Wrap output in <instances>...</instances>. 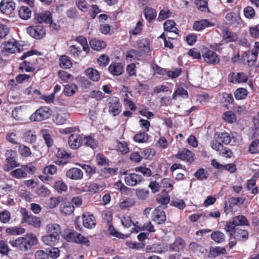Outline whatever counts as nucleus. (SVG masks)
I'll return each instance as SVG.
<instances>
[{"instance_id":"f257e3e1","label":"nucleus","mask_w":259,"mask_h":259,"mask_svg":"<svg viewBox=\"0 0 259 259\" xmlns=\"http://www.w3.org/2000/svg\"><path fill=\"white\" fill-rule=\"evenodd\" d=\"M21 59L24 61L20 64V69L25 70L26 72H33L34 70L33 66L36 64V59L32 51L24 53Z\"/></svg>"},{"instance_id":"f03ea898","label":"nucleus","mask_w":259,"mask_h":259,"mask_svg":"<svg viewBox=\"0 0 259 259\" xmlns=\"http://www.w3.org/2000/svg\"><path fill=\"white\" fill-rule=\"evenodd\" d=\"M243 225H249L247 219L244 215H237L233 218L231 220L226 222L224 230L226 232H231L233 229L237 228V226Z\"/></svg>"},{"instance_id":"7ed1b4c3","label":"nucleus","mask_w":259,"mask_h":259,"mask_svg":"<svg viewBox=\"0 0 259 259\" xmlns=\"http://www.w3.org/2000/svg\"><path fill=\"white\" fill-rule=\"evenodd\" d=\"M35 167L27 164L22 165L20 168H17L11 172V175L17 179H22L26 177L27 173L33 174L35 171Z\"/></svg>"},{"instance_id":"20e7f679","label":"nucleus","mask_w":259,"mask_h":259,"mask_svg":"<svg viewBox=\"0 0 259 259\" xmlns=\"http://www.w3.org/2000/svg\"><path fill=\"white\" fill-rule=\"evenodd\" d=\"M63 237L67 241H74L76 243L83 244L87 246L90 245V242L88 238L75 231L70 232L65 234L63 235Z\"/></svg>"},{"instance_id":"39448f33","label":"nucleus","mask_w":259,"mask_h":259,"mask_svg":"<svg viewBox=\"0 0 259 259\" xmlns=\"http://www.w3.org/2000/svg\"><path fill=\"white\" fill-rule=\"evenodd\" d=\"M20 212L23 217V222L26 223L36 228L40 227L41 221L39 218L30 214L27 210L24 208H21Z\"/></svg>"},{"instance_id":"423d86ee","label":"nucleus","mask_w":259,"mask_h":259,"mask_svg":"<svg viewBox=\"0 0 259 259\" xmlns=\"http://www.w3.org/2000/svg\"><path fill=\"white\" fill-rule=\"evenodd\" d=\"M50 108L47 107H40L30 117L31 121H41L48 119L50 116Z\"/></svg>"},{"instance_id":"0eeeda50","label":"nucleus","mask_w":259,"mask_h":259,"mask_svg":"<svg viewBox=\"0 0 259 259\" xmlns=\"http://www.w3.org/2000/svg\"><path fill=\"white\" fill-rule=\"evenodd\" d=\"M106 102L110 113L116 116L120 113L121 106L118 98L115 97H110L107 99Z\"/></svg>"},{"instance_id":"6e6552de","label":"nucleus","mask_w":259,"mask_h":259,"mask_svg":"<svg viewBox=\"0 0 259 259\" xmlns=\"http://www.w3.org/2000/svg\"><path fill=\"white\" fill-rule=\"evenodd\" d=\"M26 31L31 37L37 39L43 38L46 35V29L40 24L29 26Z\"/></svg>"},{"instance_id":"1a4fd4ad","label":"nucleus","mask_w":259,"mask_h":259,"mask_svg":"<svg viewBox=\"0 0 259 259\" xmlns=\"http://www.w3.org/2000/svg\"><path fill=\"white\" fill-rule=\"evenodd\" d=\"M229 235L231 239H234L239 241L246 240L248 238L247 230L239 228H235L231 232H226Z\"/></svg>"},{"instance_id":"9d476101","label":"nucleus","mask_w":259,"mask_h":259,"mask_svg":"<svg viewBox=\"0 0 259 259\" xmlns=\"http://www.w3.org/2000/svg\"><path fill=\"white\" fill-rule=\"evenodd\" d=\"M124 175H125L124 177L125 183L130 186H135L141 182L143 180V177L141 175L136 173L127 174L126 172H125Z\"/></svg>"},{"instance_id":"9b49d317","label":"nucleus","mask_w":259,"mask_h":259,"mask_svg":"<svg viewBox=\"0 0 259 259\" xmlns=\"http://www.w3.org/2000/svg\"><path fill=\"white\" fill-rule=\"evenodd\" d=\"M237 134L236 133H231L230 134L226 132L222 133L218 135L217 138L221 143L225 145L229 144L231 143H235L237 140Z\"/></svg>"},{"instance_id":"f8f14e48","label":"nucleus","mask_w":259,"mask_h":259,"mask_svg":"<svg viewBox=\"0 0 259 259\" xmlns=\"http://www.w3.org/2000/svg\"><path fill=\"white\" fill-rule=\"evenodd\" d=\"M69 117V114L65 110H60L53 116V121L57 125L65 124Z\"/></svg>"},{"instance_id":"ddd939ff","label":"nucleus","mask_w":259,"mask_h":259,"mask_svg":"<svg viewBox=\"0 0 259 259\" xmlns=\"http://www.w3.org/2000/svg\"><path fill=\"white\" fill-rule=\"evenodd\" d=\"M15 3L13 0H2L0 3V10L4 14L10 15L15 10Z\"/></svg>"},{"instance_id":"4468645a","label":"nucleus","mask_w":259,"mask_h":259,"mask_svg":"<svg viewBox=\"0 0 259 259\" xmlns=\"http://www.w3.org/2000/svg\"><path fill=\"white\" fill-rule=\"evenodd\" d=\"M152 220L157 224H161L166 221V215L165 212L162 210L161 206H158L153 211L152 214Z\"/></svg>"},{"instance_id":"2eb2a0df","label":"nucleus","mask_w":259,"mask_h":259,"mask_svg":"<svg viewBox=\"0 0 259 259\" xmlns=\"http://www.w3.org/2000/svg\"><path fill=\"white\" fill-rule=\"evenodd\" d=\"M175 157L181 160L186 161L192 163L194 161L193 154L189 150L184 148L178 151L175 155Z\"/></svg>"},{"instance_id":"dca6fc26","label":"nucleus","mask_w":259,"mask_h":259,"mask_svg":"<svg viewBox=\"0 0 259 259\" xmlns=\"http://www.w3.org/2000/svg\"><path fill=\"white\" fill-rule=\"evenodd\" d=\"M35 23H41L45 22L51 24L52 23V14L50 11H46L35 16Z\"/></svg>"},{"instance_id":"f3484780","label":"nucleus","mask_w":259,"mask_h":259,"mask_svg":"<svg viewBox=\"0 0 259 259\" xmlns=\"http://www.w3.org/2000/svg\"><path fill=\"white\" fill-rule=\"evenodd\" d=\"M248 79L247 74L243 72H238L236 74L232 72L228 76V79L231 82H245Z\"/></svg>"},{"instance_id":"a211bd4d","label":"nucleus","mask_w":259,"mask_h":259,"mask_svg":"<svg viewBox=\"0 0 259 259\" xmlns=\"http://www.w3.org/2000/svg\"><path fill=\"white\" fill-rule=\"evenodd\" d=\"M83 226L88 229H93L95 227L96 221L95 217L89 212H85L82 215Z\"/></svg>"},{"instance_id":"6ab92c4d","label":"nucleus","mask_w":259,"mask_h":259,"mask_svg":"<svg viewBox=\"0 0 259 259\" xmlns=\"http://www.w3.org/2000/svg\"><path fill=\"white\" fill-rule=\"evenodd\" d=\"M56 156L58 158L55 161L58 164H65L67 163V160L70 158L71 155L67 152L64 149L58 148L57 152L55 154Z\"/></svg>"},{"instance_id":"aec40b11","label":"nucleus","mask_w":259,"mask_h":259,"mask_svg":"<svg viewBox=\"0 0 259 259\" xmlns=\"http://www.w3.org/2000/svg\"><path fill=\"white\" fill-rule=\"evenodd\" d=\"M82 171L78 168L73 167L68 169L66 174V177L73 180H80L83 177Z\"/></svg>"},{"instance_id":"412c9836","label":"nucleus","mask_w":259,"mask_h":259,"mask_svg":"<svg viewBox=\"0 0 259 259\" xmlns=\"http://www.w3.org/2000/svg\"><path fill=\"white\" fill-rule=\"evenodd\" d=\"M257 55L253 52V51H247L242 55V59L249 66H253L256 61Z\"/></svg>"},{"instance_id":"4be33fe9","label":"nucleus","mask_w":259,"mask_h":259,"mask_svg":"<svg viewBox=\"0 0 259 259\" xmlns=\"http://www.w3.org/2000/svg\"><path fill=\"white\" fill-rule=\"evenodd\" d=\"M227 23L234 26L240 24V17L238 12H231L228 13L225 17Z\"/></svg>"},{"instance_id":"5701e85b","label":"nucleus","mask_w":259,"mask_h":259,"mask_svg":"<svg viewBox=\"0 0 259 259\" xmlns=\"http://www.w3.org/2000/svg\"><path fill=\"white\" fill-rule=\"evenodd\" d=\"M146 249L149 252L162 253L168 249V245L165 244L155 243L147 246Z\"/></svg>"},{"instance_id":"b1692460","label":"nucleus","mask_w":259,"mask_h":259,"mask_svg":"<svg viewBox=\"0 0 259 259\" xmlns=\"http://www.w3.org/2000/svg\"><path fill=\"white\" fill-rule=\"evenodd\" d=\"M109 71L113 75H121L123 71V66L120 63H112L108 67Z\"/></svg>"},{"instance_id":"393cba45","label":"nucleus","mask_w":259,"mask_h":259,"mask_svg":"<svg viewBox=\"0 0 259 259\" xmlns=\"http://www.w3.org/2000/svg\"><path fill=\"white\" fill-rule=\"evenodd\" d=\"M167 245L170 250L178 252L182 250L186 245L184 241L181 238H177L174 243Z\"/></svg>"},{"instance_id":"a878e982","label":"nucleus","mask_w":259,"mask_h":259,"mask_svg":"<svg viewBox=\"0 0 259 259\" xmlns=\"http://www.w3.org/2000/svg\"><path fill=\"white\" fill-rule=\"evenodd\" d=\"M205 61L210 64H215L219 62V58L215 53L212 51H208L203 55Z\"/></svg>"},{"instance_id":"bb28decb","label":"nucleus","mask_w":259,"mask_h":259,"mask_svg":"<svg viewBox=\"0 0 259 259\" xmlns=\"http://www.w3.org/2000/svg\"><path fill=\"white\" fill-rule=\"evenodd\" d=\"M4 45L5 51L8 53H14L16 51H17L18 52L21 51V49L20 48V46H18V44H16L15 40H13L12 41H8L5 43Z\"/></svg>"},{"instance_id":"cd10ccee","label":"nucleus","mask_w":259,"mask_h":259,"mask_svg":"<svg viewBox=\"0 0 259 259\" xmlns=\"http://www.w3.org/2000/svg\"><path fill=\"white\" fill-rule=\"evenodd\" d=\"M213 26H214V23L207 19H203L195 22L193 25V28L197 31H200L206 27Z\"/></svg>"},{"instance_id":"c85d7f7f","label":"nucleus","mask_w":259,"mask_h":259,"mask_svg":"<svg viewBox=\"0 0 259 259\" xmlns=\"http://www.w3.org/2000/svg\"><path fill=\"white\" fill-rule=\"evenodd\" d=\"M81 143V139L79 135L72 134L69 137L68 144L71 148L73 149H77Z\"/></svg>"},{"instance_id":"c756f323","label":"nucleus","mask_w":259,"mask_h":259,"mask_svg":"<svg viewBox=\"0 0 259 259\" xmlns=\"http://www.w3.org/2000/svg\"><path fill=\"white\" fill-rule=\"evenodd\" d=\"M74 207L70 202L62 203L60 206V210L64 215H70L74 211Z\"/></svg>"},{"instance_id":"7c9ffc66","label":"nucleus","mask_w":259,"mask_h":259,"mask_svg":"<svg viewBox=\"0 0 259 259\" xmlns=\"http://www.w3.org/2000/svg\"><path fill=\"white\" fill-rule=\"evenodd\" d=\"M24 238V244L26 250L31 247L37 244V239L33 234H28Z\"/></svg>"},{"instance_id":"2f4dec72","label":"nucleus","mask_w":259,"mask_h":259,"mask_svg":"<svg viewBox=\"0 0 259 259\" xmlns=\"http://www.w3.org/2000/svg\"><path fill=\"white\" fill-rule=\"evenodd\" d=\"M59 237L50 234H47L42 237V241L50 246H54L59 241Z\"/></svg>"},{"instance_id":"473e14b6","label":"nucleus","mask_w":259,"mask_h":259,"mask_svg":"<svg viewBox=\"0 0 259 259\" xmlns=\"http://www.w3.org/2000/svg\"><path fill=\"white\" fill-rule=\"evenodd\" d=\"M69 54L74 58L81 59L85 56L83 54L80 48L75 45L69 46Z\"/></svg>"},{"instance_id":"72a5a7b5","label":"nucleus","mask_w":259,"mask_h":259,"mask_svg":"<svg viewBox=\"0 0 259 259\" xmlns=\"http://www.w3.org/2000/svg\"><path fill=\"white\" fill-rule=\"evenodd\" d=\"M46 230L48 234L54 235L57 237L59 236L61 233L60 226L56 223H52L47 225L46 227Z\"/></svg>"},{"instance_id":"f704fd0d","label":"nucleus","mask_w":259,"mask_h":259,"mask_svg":"<svg viewBox=\"0 0 259 259\" xmlns=\"http://www.w3.org/2000/svg\"><path fill=\"white\" fill-rule=\"evenodd\" d=\"M138 49L141 53L145 54L150 51V42L148 39L141 40L138 44Z\"/></svg>"},{"instance_id":"c9c22d12","label":"nucleus","mask_w":259,"mask_h":259,"mask_svg":"<svg viewBox=\"0 0 259 259\" xmlns=\"http://www.w3.org/2000/svg\"><path fill=\"white\" fill-rule=\"evenodd\" d=\"M23 237H19L16 240H10L9 243L13 246L22 250H26Z\"/></svg>"},{"instance_id":"e433bc0d","label":"nucleus","mask_w":259,"mask_h":259,"mask_svg":"<svg viewBox=\"0 0 259 259\" xmlns=\"http://www.w3.org/2000/svg\"><path fill=\"white\" fill-rule=\"evenodd\" d=\"M62 196L52 197L47 201L46 204L48 208L52 209L57 207L63 201Z\"/></svg>"},{"instance_id":"4c0bfd02","label":"nucleus","mask_w":259,"mask_h":259,"mask_svg":"<svg viewBox=\"0 0 259 259\" xmlns=\"http://www.w3.org/2000/svg\"><path fill=\"white\" fill-rule=\"evenodd\" d=\"M91 48L95 50L99 51L106 47V43L102 40L93 39L90 42Z\"/></svg>"},{"instance_id":"58836bf2","label":"nucleus","mask_w":259,"mask_h":259,"mask_svg":"<svg viewBox=\"0 0 259 259\" xmlns=\"http://www.w3.org/2000/svg\"><path fill=\"white\" fill-rule=\"evenodd\" d=\"M54 189L59 193L65 192L67 190V186L66 183L62 181H56L53 186Z\"/></svg>"},{"instance_id":"ea45409f","label":"nucleus","mask_w":259,"mask_h":259,"mask_svg":"<svg viewBox=\"0 0 259 259\" xmlns=\"http://www.w3.org/2000/svg\"><path fill=\"white\" fill-rule=\"evenodd\" d=\"M211 238L214 241L221 243L225 241L226 236L223 232L220 231H217L211 233Z\"/></svg>"},{"instance_id":"a19ab883","label":"nucleus","mask_w":259,"mask_h":259,"mask_svg":"<svg viewBox=\"0 0 259 259\" xmlns=\"http://www.w3.org/2000/svg\"><path fill=\"white\" fill-rule=\"evenodd\" d=\"M25 232L24 228L20 227L14 226L8 228L6 229V233L11 235H19Z\"/></svg>"},{"instance_id":"79ce46f5","label":"nucleus","mask_w":259,"mask_h":259,"mask_svg":"<svg viewBox=\"0 0 259 259\" xmlns=\"http://www.w3.org/2000/svg\"><path fill=\"white\" fill-rule=\"evenodd\" d=\"M88 77L94 81H97L100 79V73L96 69L88 68L85 71Z\"/></svg>"},{"instance_id":"37998d69","label":"nucleus","mask_w":259,"mask_h":259,"mask_svg":"<svg viewBox=\"0 0 259 259\" xmlns=\"http://www.w3.org/2000/svg\"><path fill=\"white\" fill-rule=\"evenodd\" d=\"M6 162L7 164H5L4 166V169L5 171H9L11 169L17 167L19 165V163L12 157L6 158Z\"/></svg>"},{"instance_id":"c03bdc74","label":"nucleus","mask_w":259,"mask_h":259,"mask_svg":"<svg viewBox=\"0 0 259 259\" xmlns=\"http://www.w3.org/2000/svg\"><path fill=\"white\" fill-rule=\"evenodd\" d=\"M74 40L78 42L82 48V51L87 54L90 50L87 39L83 36H79L75 37Z\"/></svg>"},{"instance_id":"a18cd8bd","label":"nucleus","mask_w":259,"mask_h":259,"mask_svg":"<svg viewBox=\"0 0 259 259\" xmlns=\"http://www.w3.org/2000/svg\"><path fill=\"white\" fill-rule=\"evenodd\" d=\"M164 30L168 32H172L177 34L178 29L175 27V23L174 21L171 20H167L163 25Z\"/></svg>"},{"instance_id":"49530a36","label":"nucleus","mask_w":259,"mask_h":259,"mask_svg":"<svg viewBox=\"0 0 259 259\" xmlns=\"http://www.w3.org/2000/svg\"><path fill=\"white\" fill-rule=\"evenodd\" d=\"M77 90L78 88L75 84H68L65 86L64 92L67 96H72L77 91Z\"/></svg>"},{"instance_id":"de8ad7c7","label":"nucleus","mask_w":259,"mask_h":259,"mask_svg":"<svg viewBox=\"0 0 259 259\" xmlns=\"http://www.w3.org/2000/svg\"><path fill=\"white\" fill-rule=\"evenodd\" d=\"M82 142L84 145L90 147L92 149L95 148L98 146V142L90 136L84 137Z\"/></svg>"},{"instance_id":"09e8293b","label":"nucleus","mask_w":259,"mask_h":259,"mask_svg":"<svg viewBox=\"0 0 259 259\" xmlns=\"http://www.w3.org/2000/svg\"><path fill=\"white\" fill-rule=\"evenodd\" d=\"M144 13L146 19L148 20L149 22L154 19L157 16L156 11L151 8L147 7L145 8Z\"/></svg>"},{"instance_id":"8fccbe9b","label":"nucleus","mask_w":259,"mask_h":259,"mask_svg":"<svg viewBox=\"0 0 259 259\" xmlns=\"http://www.w3.org/2000/svg\"><path fill=\"white\" fill-rule=\"evenodd\" d=\"M222 33L223 38L229 41H234L237 38L236 35L230 31L227 28H224Z\"/></svg>"},{"instance_id":"3c124183","label":"nucleus","mask_w":259,"mask_h":259,"mask_svg":"<svg viewBox=\"0 0 259 259\" xmlns=\"http://www.w3.org/2000/svg\"><path fill=\"white\" fill-rule=\"evenodd\" d=\"M59 65L61 67L64 69H68L72 66V63L69 57L67 56L63 55L60 57Z\"/></svg>"},{"instance_id":"603ef678","label":"nucleus","mask_w":259,"mask_h":259,"mask_svg":"<svg viewBox=\"0 0 259 259\" xmlns=\"http://www.w3.org/2000/svg\"><path fill=\"white\" fill-rule=\"evenodd\" d=\"M135 201L133 198H128L122 201L119 204V207L122 209H128L135 204Z\"/></svg>"},{"instance_id":"864d4df0","label":"nucleus","mask_w":259,"mask_h":259,"mask_svg":"<svg viewBox=\"0 0 259 259\" xmlns=\"http://www.w3.org/2000/svg\"><path fill=\"white\" fill-rule=\"evenodd\" d=\"M116 170L112 168H103L100 170L99 175L104 178L110 177L115 174Z\"/></svg>"},{"instance_id":"5fc2aeb1","label":"nucleus","mask_w":259,"mask_h":259,"mask_svg":"<svg viewBox=\"0 0 259 259\" xmlns=\"http://www.w3.org/2000/svg\"><path fill=\"white\" fill-rule=\"evenodd\" d=\"M19 15L23 19L27 20L30 18L31 12L28 7L23 6L19 10Z\"/></svg>"},{"instance_id":"6e6d98bb","label":"nucleus","mask_w":259,"mask_h":259,"mask_svg":"<svg viewBox=\"0 0 259 259\" xmlns=\"http://www.w3.org/2000/svg\"><path fill=\"white\" fill-rule=\"evenodd\" d=\"M41 134L45 141L47 146L48 147H51L54 144V140L49 132L46 130H43L41 131Z\"/></svg>"},{"instance_id":"4d7b16f0","label":"nucleus","mask_w":259,"mask_h":259,"mask_svg":"<svg viewBox=\"0 0 259 259\" xmlns=\"http://www.w3.org/2000/svg\"><path fill=\"white\" fill-rule=\"evenodd\" d=\"M248 151L252 154L259 153V140L255 139L253 140L249 145Z\"/></svg>"},{"instance_id":"13d9d810","label":"nucleus","mask_w":259,"mask_h":259,"mask_svg":"<svg viewBox=\"0 0 259 259\" xmlns=\"http://www.w3.org/2000/svg\"><path fill=\"white\" fill-rule=\"evenodd\" d=\"M248 94L247 91L242 88H238L234 92V96L237 100H242L245 99Z\"/></svg>"},{"instance_id":"bf43d9fd","label":"nucleus","mask_w":259,"mask_h":259,"mask_svg":"<svg viewBox=\"0 0 259 259\" xmlns=\"http://www.w3.org/2000/svg\"><path fill=\"white\" fill-rule=\"evenodd\" d=\"M24 138L26 142L30 143H34L36 140L35 132L30 130L26 131L24 134Z\"/></svg>"},{"instance_id":"052dcab7","label":"nucleus","mask_w":259,"mask_h":259,"mask_svg":"<svg viewBox=\"0 0 259 259\" xmlns=\"http://www.w3.org/2000/svg\"><path fill=\"white\" fill-rule=\"evenodd\" d=\"M148 139L147 134L145 132H140L136 134L134 138L135 141L138 143H145Z\"/></svg>"},{"instance_id":"680f3d73","label":"nucleus","mask_w":259,"mask_h":259,"mask_svg":"<svg viewBox=\"0 0 259 259\" xmlns=\"http://www.w3.org/2000/svg\"><path fill=\"white\" fill-rule=\"evenodd\" d=\"M104 189V187L103 185L97 183H92L89 185L88 190L90 192L96 193L103 190Z\"/></svg>"},{"instance_id":"e2e57ef3","label":"nucleus","mask_w":259,"mask_h":259,"mask_svg":"<svg viewBox=\"0 0 259 259\" xmlns=\"http://www.w3.org/2000/svg\"><path fill=\"white\" fill-rule=\"evenodd\" d=\"M226 253V249L225 248L221 247H216L212 248L210 250L209 255L210 257H214L221 254H225Z\"/></svg>"},{"instance_id":"0e129e2a","label":"nucleus","mask_w":259,"mask_h":259,"mask_svg":"<svg viewBox=\"0 0 259 259\" xmlns=\"http://www.w3.org/2000/svg\"><path fill=\"white\" fill-rule=\"evenodd\" d=\"M75 5L79 10L83 12L88 11L89 5L85 0H76Z\"/></svg>"},{"instance_id":"69168bd1","label":"nucleus","mask_w":259,"mask_h":259,"mask_svg":"<svg viewBox=\"0 0 259 259\" xmlns=\"http://www.w3.org/2000/svg\"><path fill=\"white\" fill-rule=\"evenodd\" d=\"M23 93L26 95H32L33 97H37L38 95H40V92L39 90L35 89L32 86H30L25 89L23 91Z\"/></svg>"},{"instance_id":"338daca9","label":"nucleus","mask_w":259,"mask_h":259,"mask_svg":"<svg viewBox=\"0 0 259 259\" xmlns=\"http://www.w3.org/2000/svg\"><path fill=\"white\" fill-rule=\"evenodd\" d=\"M20 154L23 157H27L31 154L30 149L24 145H20L19 146Z\"/></svg>"},{"instance_id":"774afa93","label":"nucleus","mask_w":259,"mask_h":259,"mask_svg":"<svg viewBox=\"0 0 259 259\" xmlns=\"http://www.w3.org/2000/svg\"><path fill=\"white\" fill-rule=\"evenodd\" d=\"M171 15V12L166 8L161 10L159 14L158 19L159 20H164L169 18Z\"/></svg>"}]
</instances>
